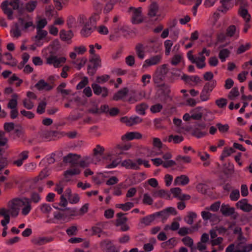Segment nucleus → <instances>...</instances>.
<instances>
[{"label": "nucleus", "mask_w": 252, "mask_h": 252, "mask_svg": "<svg viewBox=\"0 0 252 252\" xmlns=\"http://www.w3.org/2000/svg\"><path fill=\"white\" fill-rule=\"evenodd\" d=\"M33 26V22L32 21L25 22L23 18H19L18 22L14 23L11 27L10 34L13 37L18 38L21 36L22 30H27L29 28Z\"/></svg>", "instance_id": "nucleus-1"}, {"label": "nucleus", "mask_w": 252, "mask_h": 252, "mask_svg": "<svg viewBox=\"0 0 252 252\" xmlns=\"http://www.w3.org/2000/svg\"><path fill=\"white\" fill-rule=\"evenodd\" d=\"M20 0H6L3 1L0 5V7L3 10L4 13L7 16L9 20L13 19V10H18L20 11L19 7L20 5Z\"/></svg>", "instance_id": "nucleus-2"}, {"label": "nucleus", "mask_w": 252, "mask_h": 252, "mask_svg": "<svg viewBox=\"0 0 252 252\" xmlns=\"http://www.w3.org/2000/svg\"><path fill=\"white\" fill-rule=\"evenodd\" d=\"M19 208H21V214L24 216H27L32 209V203L29 198H18Z\"/></svg>", "instance_id": "nucleus-3"}, {"label": "nucleus", "mask_w": 252, "mask_h": 252, "mask_svg": "<svg viewBox=\"0 0 252 252\" xmlns=\"http://www.w3.org/2000/svg\"><path fill=\"white\" fill-rule=\"evenodd\" d=\"M167 72V65L165 64H162L161 66L158 67L156 71L155 74L154 76V80L156 83H159L165 78V76Z\"/></svg>", "instance_id": "nucleus-4"}, {"label": "nucleus", "mask_w": 252, "mask_h": 252, "mask_svg": "<svg viewBox=\"0 0 252 252\" xmlns=\"http://www.w3.org/2000/svg\"><path fill=\"white\" fill-rule=\"evenodd\" d=\"M65 61L66 58L65 57H58L55 55H51L46 59L47 64L53 65L56 68L61 66Z\"/></svg>", "instance_id": "nucleus-5"}, {"label": "nucleus", "mask_w": 252, "mask_h": 252, "mask_svg": "<svg viewBox=\"0 0 252 252\" xmlns=\"http://www.w3.org/2000/svg\"><path fill=\"white\" fill-rule=\"evenodd\" d=\"M8 207L7 209L10 216L13 218L17 217L19 212V204L18 203V198H15L9 201Z\"/></svg>", "instance_id": "nucleus-6"}, {"label": "nucleus", "mask_w": 252, "mask_h": 252, "mask_svg": "<svg viewBox=\"0 0 252 252\" xmlns=\"http://www.w3.org/2000/svg\"><path fill=\"white\" fill-rule=\"evenodd\" d=\"M145 95L146 93L144 91H131L129 94L127 101L130 103H134L142 100L145 97Z\"/></svg>", "instance_id": "nucleus-7"}, {"label": "nucleus", "mask_w": 252, "mask_h": 252, "mask_svg": "<svg viewBox=\"0 0 252 252\" xmlns=\"http://www.w3.org/2000/svg\"><path fill=\"white\" fill-rule=\"evenodd\" d=\"M100 246L104 252H120V250L113 244L110 240L106 239L101 241Z\"/></svg>", "instance_id": "nucleus-8"}, {"label": "nucleus", "mask_w": 252, "mask_h": 252, "mask_svg": "<svg viewBox=\"0 0 252 252\" xmlns=\"http://www.w3.org/2000/svg\"><path fill=\"white\" fill-rule=\"evenodd\" d=\"M130 10L132 12V22L133 24H137L143 21V17L142 16L141 7L134 8L130 7Z\"/></svg>", "instance_id": "nucleus-9"}, {"label": "nucleus", "mask_w": 252, "mask_h": 252, "mask_svg": "<svg viewBox=\"0 0 252 252\" xmlns=\"http://www.w3.org/2000/svg\"><path fill=\"white\" fill-rule=\"evenodd\" d=\"M147 52L157 53L160 46V43L156 39H150L145 45Z\"/></svg>", "instance_id": "nucleus-10"}, {"label": "nucleus", "mask_w": 252, "mask_h": 252, "mask_svg": "<svg viewBox=\"0 0 252 252\" xmlns=\"http://www.w3.org/2000/svg\"><path fill=\"white\" fill-rule=\"evenodd\" d=\"M161 59L162 56L161 55L153 56L144 61L142 67L146 68L149 66L157 65L161 62Z\"/></svg>", "instance_id": "nucleus-11"}, {"label": "nucleus", "mask_w": 252, "mask_h": 252, "mask_svg": "<svg viewBox=\"0 0 252 252\" xmlns=\"http://www.w3.org/2000/svg\"><path fill=\"white\" fill-rule=\"evenodd\" d=\"M92 88L94 94L97 95H101L102 97H105L108 94V90L106 87H101L97 84L93 83L92 84Z\"/></svg>", "instance_id": "nucleus-12"}, {"label": "nucleus", "mask_w": 252, "mask_h": 252, "mask_svg": "<svg viewBox=\"0 0 252 252\" xmlns=\"http://www.w3.org/2000/svg\"><path fill=\"white\" fill-rule=\"evenodd\" d=\"M80 158L79 155L70 153L63 157V161L64 163H69L72 165L78 164V159Z\"/></svg>", "instance_id": "nucleus-13"}, {"label": "nucleus", "mask_w": 252, "mask_h": 252, "mask_svg": "<svg viewBox=\"0 0 252 252\" xmlns=\"http://www.w3.org/2000/svg\"><path fill=\"white\" fill-rule=\"evenodd\" d=\"M53 238L51 237H37L32 240V242L35 245L42 246L52 242Z\"/></svg>", "instance_id": "nucleus-14"}, {"label": "nucleus", "mask_w": 252, "mask_h": 252, "mask_svg": "<svg viewBox=\"0 0 252 252\" xmlns=\"http://www.w3.org/2000/svg\"><path fill=\"white\" fill-rule=\"evenodd\" d=\"M236 206L245 212H249L252 210V205L248 203L247 199H243L238 201Z\"/></svg>", "instance_id": "nucleus-15"}, {"label": "nucleus", "mask_w": 252, "mask_h": 252, "mask_svg": "<svg viewBox=\"0 0 252 252\" xmlns=\"http://www.w3.org/2000/svg\"><path fill=\"white\" fill-rule=\"evenodd\" d=\"M54 208L60 211H64L67 219H69V217H70L80 215L79 211L76 208H68L64 209L56 207H54Z\"/></svg>", "instance_id": "nucleus-16"}, {"label": "nucleus", "mask_w": 252, "mask_h": 252, "mask_svg": "<svg viewBox=\"0 0 252 252\" xmlns=\"http://www.w3.org/2000/svg\"><path fill=\"white\" fill-rule=\"evenodd\" d=\"M226 35L227 37H233L235 39H238L239 37V30L235 25H230L226 29Z\"/></svg>", "instance_id": "nucleus-17"}, {"label": "nucleus", "mask_w": 252, "mask_h": 252, "mask_svg": "<svg viewBox=\"0 0 252 252\" xmlns=\"http://www.w3.org/2000/svg\"><path fill=\"white\" fill-rule=\"evenodd\" d=\"M142 138V134L138 132H127L122 136L123 140H131L133 139H139Z\"/></svg>", "instance_id": "nucleus-18"}, {"label": "nucleus", "mask_w": 252, "mask_h": 252, "mask_svg": "<svg viewBox=\"0 0 252 252\" xmlns=\"http://www.w3.org/2000/svg\"><path fill=\"white\" fill-rule=\"evenodd\" d=\"M189 182V179L187 175H182L176 177L174 180V184L175 186H185L188 184Z\"/></svg>", "instance_id": "nucleus-19"}, {"label": "nucleus", "mask_w": 252, "mask_h": 252, "mask_svg": "<svg viewBox=\"0 0 252 252\" xmlns=\"http://www.w3.org/2000/svg\"><path fill=\"white\" fill-rule=\"evenodd\" d=\"M35 87L39 91H50L52 90V87L43 79L40 80L35 85Z\"/></svg>", "instance_id": "nucleus-20"}, {"label": "nucleus", "mask_w": 252, "mask_h": 252, "mask_svg": "<svg viewBox=\"0 0 252 252\" xmlns=\"http://www.w3.org/2000/svg\"><path fill=\"white\" fill-rule=\"evenodd\" d=\"M94 27V26L87 22L81 31V35L85 37L89 36L93 32Z\"/></svg>", "instance_id": "nucleus-21"}, {"label": "nucleus", "mask_w": 252, "mask_h": 252, "mask_svg": "<svg viewBox=\"0 0 252 252\" xmlns=\"http://www.w3.org/2000/svg\"><path fill=\"white\" fill-rule=\"evenodd\" d=\"M220 212L225 216L232 215L235 212V209L233 207H230L227 204H222L220 207Z\"/></svg>", "instance_id": "nucleus-22"}, {"label": "nucleus", "mask_w": 252, "mask_h": 252, "mask_svg": "<svg viewBox=\"0 0 252 252\" xmlns=\"http://www.w3.org/2000/svg\"><path fill=\"white\" fill-rule=\"evenodd\" d=\"M184 140V137L182 135H170L168 137L166 138L164 141H167L169 143H173L177 144H179Z\"/></svg>", "instance_id": "nucleus-23"}, {"label": "nucleus", "mask_w": 252, "mask_h": 252, "mask_svg": "<svg viewBox=\"0 0 252 252\" xmlns=\"http://www.w3.org/2000/svg\"><path fill=\"white\" fill-rule=\"evenodd\" d=\"M60 36L62 40L67 42L73 37V33L71 31H66L62 30L60 32Z\"/></svg>", "instance_id": "nucleus-24"}, {"label": "nucleus", "mask_w": 252, "mask_h": 252, "mask_svg": "<svg viewBox=\"0 0 252 252\" xmlns=\"http://www.w3.org/2000/svg\"><path fill=\"white\" fill-rule=\"evenodd\" d=\"M158 5L155 2H152L149 7V10L148 15L150 18H153L157 15V14L158 11Z\"/></svg>", "instance_id": "nucleus-25"}, {"label": "nucleus", "mask_w": 252, "mask_h": 252, "mask_svg": "<svg viewBox=\"0 0 252 252\" xmlns=\"http://www.w3.org/2000/svg\"><path fill=\"white\" fill-rule=\"evenodd\" d=\"M128 90L127 88H124L119 90L117 93L114 94L113 96V100L118 101L123 99L127 94Z\"/></svg>", "instance_id": "nucleus-26"}, {"label": "nucleus", "mask_w": 252, "mask_h": 252, "mask_svg": "<svg viewBox=\"0 0 252 252\" xmlns=\"http://www.w3.org/2000/svg\"><path fill=\"white\" fill-rule=\"evenodd\" d=\"M37 5V1L34 0H31L25 3L24 10L29 13L32 12Z\"/></svg>", "instance_id": "nucleus-27"}, {"label": "nucleus", "mask_w": 252, "mask_h": 252, "mask_svg": "<svg viewBox=\"0 0 252 252\" xmlns=\"http://www.w3.org/2000/svg\"><path fill=\"white\" fill-rule=\"evenodd\" d=\"M145 46L141 43H138L135 46V51L137 57L140 59H143L145 57Z\"/></svg>", "instance_id": "nucleus-28"}, {"label": "nucleus", "mask_w": 252, "mask_h": 252, "mask_svg": "<svg viewBox=\"0 0 252 252\" xmlns=\"http://www.w3.org/2000/svg\"><path fill=\"white\" fill-rule=\"evenodd\" d=\"M182 79L188 83L193 82L195 84H197L201 81L199 77L197 75L188 76L187 75L184 74L182 76Z\"/></svg>", "instance_id": "nucleus-29"}, {"label": "nucleus", "mask_w": 252, "mask_h": 252, "mask_svg": "<svg viewBox=\"0 0 252 252\" xmlns=\"http://www.w3.org/2000/svg\"><path fill=\"white\" fill-rule=\"evenodd\" d=\"M104 151V148L99 145H96V147L94 149V156L96 158L97 161L100 160V158L103 156Z\"/></svg>", "instance_id": "nucleus-30"}, {"label": "nucleus", "mask_w": 252, "mask_h": 252, "mask_svg": "<svg viewBox=\"0 0 252 252\" xmlns=\"http://www.w3.org/2000/svg\"><path fill=\"white\" fill-rule=\"evenodd\" d=\"M153 196L154 197H160L169 199L170 197L169 193L163 189L155 190L153 192Z\"/></svg>", "instance_id": "nucleus-31"}, {"label": "nucleus", "mask_w": 252, "mask_h": 252, "mask_svg": "<svg viewBox=\"0 0 252 252\" xmlns=\"http://www.w3.org/2000/svg\"><path fill=\"white\" fill-rule=\"evenodd\" d=\"M239 13L240 15L246 21V22H248L250 21L251 16L248 13V10L245 8V7H240Z\"/></svg>", "instance_id": "nucleus-32"}, {"label": "nucleus", "mask_w": 252, "mask_h": 252, "mask_svg": "<svg viewBox=\"0 0 252 252\" xmlns=\"http://www.w3.org/2000/svg\"><path fill=\"white\" fill-rule=\"evenodd\" d=\"M54 218L55 219L58 220H61L63 222H66L69 221V219H67L64 211H62V212H54Z\"/></svg>", "instance_id": "nucleus-33"}, {"label": "nucleus", "mask_w": 252, "mask_h": 252, "mask_svg": "<svg viewBox=\"0 0 252 252\" xmlns=\"http://www.w3.org/2000/svg\"><path fill=\"white\" fill-rule=\"evenodd\" d=\"M230 54V52L228 49H223L220 50L219 58L221 62H224L226 59L229 57Z\"/></svg>", "instance_id": "nucleus-34"}, {"label": "nucleus", "mask_w": 252, "mask_h": 252, "mask_svg": "<svg viewBox=\"0 0 252 252\" xmlns=\"http://www.w3.org/2000/svg\"><path fill=\"white\" fill-rule=\"evenodd\" d=\"M201 108L197 107L190 112L191 119L195 120L201 119L203 114L200 111Z\"/></svg>", "instance_id": "nucleus-35"}, {"label": "nucleus", "mask_w": 252, "mask_h": 252, "mask_svg": "<svg viewBox=\"0 0 252 252\" xmlns=\"http://www.w3.org/2000/svg\"><path fill=\"white\" fill-rule=\"evenodd\" d=\"M206 60V58L205 56H200L198 57H196L195 60V62H193V63H195L196 66L199 68L202 69L206 65V63H205V61Z\"/></svg>", "instance_id": "nucleus-36"}, {"label": "nucleus", "mask_w": 252, "mask_h": 252, "mask_svg": "<svg viewBox=\"0 0 252 252\" xmlns=\"http://www.w3.org/2000/svg\"><path fill=\"white\" fill-rule=\"evenodd\" d=\"M252 44L251 43H246L245 44H241L237 48L236 51V54L238 55L241 54L245 52L246 51L250 50Z\"/></svg>", "instance_id": "nucleus-37"}, {"label": "nucleus", "mask_w": 252, "mask_h": 252, "mask_svg": "<svg viewBox=\"0 0 252 252\" xmlns=\"http://www.w3.org/2000/svg\"><path fill=\"white\" fill-rule=\"evenodd\" d=\"M17 94H14L12 95V98L9 101L7 104V108L12 109H16L17 106Z\"/></svg>", "instance_id": "nucleus-38"}, {"label": "nucleus", "mask_w": 252, "mask_h": 252, "mask_svg": "<svg viewBox=\"0 0 252 252\" xmlns=\"http://www.w3.org/2000/svg\"><path fill=\"white\" fill-rule=\"evenodd\" d=\"M31 200V203L33 202L34 203H38L41 200V197L39 193L36 191H32L30 194V198H29Z\"/></svg>", "instance_id": "nucleus-39"}, {"label": "nucleus", "mask_w": 252, "mask_h": 252, "mask_svg": "<svg viewBox=\"0 0 252 252\" xmlns=\"http://www.w3.org/2000/svg\"><path fill=\"white\" fill-rule=\"evenodd\" d=\"M115 206L118 208L121 209L124 211H127L134 206V204L132 202H127L125 204H117Z\"/></svg>", "instance_id": "nucleus-40"}, {"label": "nucleus", "mask_w": 252, "mask_h": 252, "mask_svg": "<svg viewBox=\"0 0 252 252\" xmlns=\"http://www.w3.org/2000/svg\"><path fill=\"white\" fill-rule=\"evenodd\" d=\"M159 91L161 94L164 96V99H166L169 97V94L170 93L169 86L164 84L161 86Z\"/></svg>", "instance_id": "nucleus-41"}, {"label": "nucleus", "mask_w": 252, "mask_h": 252, "mask_svg": "<svg viewBox=\"0 0 252 252\" xmlns=\"http://www.w3.org/2000/svg\"><path fill=\"white\" fill-rule=\"evenodd\" d=\"M207 133L205 131H201L198 127L193 128L191 132L192 136L197 138H200L206 135Z\"/></svg>", "instance_id": "nucleus-42"}, {"label": "nucleus", "mask_w": 252, "mask_h": 252, "mask_svg": "<svg viewBox=\"0 0 252 252\" xmlns=\"http://www.w3.org/2000/svg\"><path fill=\"white\" fill-rule=\"evenodd\" d=\"M156 218V217L154 213L153 214L144 217L141 220V222L146 225H149L151 222L155 220Z\"/></svg>", "instance_id": "nucleus-43"}, {"label": "nucleus", "mask_w": 252, "mask_h": 252, "mask_svg": "<svg viewBox=\"0 0 252 252\" xmlns=\"http://www.w3.org/2000/svg\"><path fill=\"white\" fill-rule=\"evenodd\" d=\"M39 208L41 212L44 214H49L52 210L51 205L47 203L41 204L39 206Z\"/></svg>", "instance_id": "nucleus-44"}, {"label": "nucleus", "mask_w": 252, "mask_h": 252, "mask_svg": "<svg viewBox=\"0 0 252 252\" xmlns=\"http://www.w3.org/2000/svg\"><path fill=\"white\" fill-rule=\"evenodd\" d=\"M148 108V105L145 103H142L136 106V111L138 114L141 115L145 114V110Z\"/></svg>", "instance_id": "nucleus-45"}, {"label": "nucleus", "mask_w": 252, "mask_h": 252, "mask_svg": "<svg viewBox=\"0 0 252 252\" xmlns=\"http://www.w3.org/2000/svg\"><path fill=\"white\" fill-rule=\"evenodd\" d=\"M81 173V170L78 167H74L67 170L64 173V176L67 178L69 176L78 175Z\"/></svg>", "instance_id": "nucleus-46"}, {"label": "nucleus", "mask_w": 252, "mask_h": 252, "mask_svg": "<svg viewBox=\"0 0 252 252\" xmlns=\"http://www.w3.org/2000/svg\"><path fill=\"white\" fill-rule=\"evenodd\" d=\"M91 64L96 69L101 66V60L99 56H96L90 60Z\"/></svg>", "instance_id": "nucleus-47"}, {"label": "nucleus", "mask_w": 252, "mask_h": 252, "mask_svg": "<svg viewBox=\"0 0 252 252\" xmlns=\"http://www.w3.org/2000/svg\"><path fill=\"white\" fill-rule=\"evenodd\" d=\"M182 241L185 246L190 248L191 251L193 250V240L191 237L186 236L182 239Z\"/></svg>", "instance_id": "nucleus-48"}, {"label": "nucleus", "mask_w": 252, "mask_h": 252, "mask_svg": "<svg viewBox=\"0 0 252 252\" xmlns=\"http://www.w3.org/2000/svg\"><path fill=\"white\" fill-rule=\"evenodd\" d=\"M201 216L204 220H208L212 219H214L217 217L215 214L211 213L208 210L207 211H202L201 212Z\"/></svg>", "instance_id": "nucleus-49"}, {"label": "nucleus", "mask_w": 252, "mask_h": 252, "mask_svg": "<svg viewBox=\"0 0 252 252\" xmlns=\"http://www.w3.org/2000/svg\"><path fill=\"white\" fill-rule=\"evenodd\" d=\"M124 214L122 213H118L117 214V217L118 218L116 220L117 225L118 226L123 224L127 221V218L124 217Z\"/></svg>", "instance_id": "nucleus-50"}, {"label": "nucleus", "mask_w": 252, "mask_h": 252, "mask_svg": "<svg viewBox=\"0 0 252 252\" xmlns=\"http://www.w3.org/2000/svg\"><path fill=\"white\" fill-rule=\"evenodd\" d=\"M92 160L90 157H86L82 160L78 162L80 167L84 168L89 166V165L92 162Z\"/></svg>", "instance_id": "nucleus-51"}, {"label": "nucleus", "mask_w": 252, "mask_h": 252, "mask_svg": "<svg viewBox=\"0 0 252 252\" xmlns=\"http://www.w3.org/2000/svg\"><path fill=\"white\" fill-rule=\"evenodd\" d=\"M117 1L115 0H110V1L106 3L104 8V13H108L110 11H111L113 7Z\"/></svg>", "instance_id": "nucleus-52"}, {"label": "nucleus", "mask_w": 252, "mask_h": 252, "mask_svg": "<svg viewBox=\"0 0 252 252\" xmlns=\"http://www.w3.org/2000/svg\"><path fill=\"white\" fill-rule=\"evenodd\" d=\"M197 215L195 212H190L185 219V220L188 224H192L193 223V220L195 219Z\"/></svg>", "instance_id": "nucleus-53"}, {"label": "nucleus", "mask_w": 252, "mask_h": 252, "mask_svg": "<svg viewBox=\"0 0 252 252\" xmlns=\"http://www.w3.org/2000/svg\"><path fill=\"white\" fill-rule=\"evenodd\" d=\"M239 95V92L238 87H234L230 91L228 94V98L231 100H235V99Z\"/></svg>", "instance_id": "nucleus-54"}, {"label": "nucleus", "mask_w": 252, "mask_h": 252, "mask_svg": "<svg viewBox=\"0 0 252 252\" xmlns=\"http://www.w3.org/2000/svg\"><path fill=\"white\" fill-rule=\"evenodd\" d=\"M216 86V81L215 80H212L206 83L204 86L203 88L211 93Z\"/></svg>", "instance_id": "nucleus-55"}, {"label": "nucleus", "mask_w": 252, "mask_h": 252, "mask_svg": "<svg viewBox=\"0 0 252 252\" xmlns=\"http://www.w3.org/2000/svg\"><path fill=\"white\" fill-rule=\"evenodd\" d=\"M176 160L179 163H190L191 162V158L189 156H182L181 155H178L176 158Z\"/></svg>", "instance_id": "nucleus-56"}, {"label": "nucleus", "mask_w": 252, "mask_h": 252, "mask_svg": "<svg viewBox=\"0 0 252 252\" xmlns=\"http://www.w3.org/2000/svg\"><path fill=\"white\" fill-rule=\"evenodd\" d=\"M210 94L211 93L209 92L203 88L200 95V98L201 101H206L209 100L210 98Z\"/></svg>", "instance_id": "nucleus-57"}, {"label": "nucleus", "mask_w": 252, "mask_h": 252, "mask_svg": "<svg viewBox=\"0 0 252 252\" xmlns=\"http://www.w3.org/2000/svg\"><path fill=\"white\" fill-rule=\"evenodd\" d=\"M142 121V119L138 116H133L130 117V121L128 124V126H132L140 123Z\"/></svg>", "instance_id": "nucleus-58"}, {"label": "nucleus", "mask_w": 252, "mask_h": 252, "mask_svg": "<svg viewBox=\"0 0 252 252\" xmlns=\"http://www.w3.org/2000/svg\"><path fill=\"white\" fill-rule=\"evenodd\" d=\"M37 35L35 36V39L37 40H40L42 39L47 35V32L43 30L36 29Z\"/></svg>", "instance_id": "nucleus-59"}, {"label": "nucleus", "mask_w": 252, "mask_h": 252, "mask_svg": "<svg viewBox=\"0 0 252 252\" xmlns=\"http://www.w3.org/2000/svg\"><path fill=\"white\" fill-rule=\"evenodd\" d=\"M110 78L109 75L104 74L101 76H97L96 78V81L99 84H103L108 81Z\"/></svg>", "instance_id": "nucleus-60"}, {"label": "nucleus", "mask_w": 252, "mask_h": 252, "mask_svg": "<svg viewBox=\"0 0 252 252\" xmlns=\"http://www.w3.org/2000/svg\"><path fill=\"white\" fill-rule=\"evenodd\" d=\"M173 45V42L170 40H166L164 42L165 54L166 56L170 54L171 47Z\"/></svg>", "instance_id": "nucleus-61"}, {"label": "nucleus", "mask_w": 252, "mask_h": 252, "mask_svg": "<svg viewBox=\"0 0 252 252\" xmlns=\"http://www.w3.org/2000/svg\"><path fill=\"white\" fill-rule=\"evenodd\" d=\"M215 103L219 108H223L226 106L227 101L225 98H220L219 99L216 100Z\"/></svg>", "instance_id": "nucleus-62"}, {"label": "nucleus", "mask_w": 252, "mask_h": 252, "mask_svg": "<svg viewBox=\"0 0 252 252\" xmlns=\"http://www.w3.org/2000/svg\"><path fill=\"white\" fill-rule=\"evenodd\" d=\"M99 19L100 16L99 13H95L90 17L89 20V21H88V22L94 26L95 25L96 22L98 21Z\"/></svg>", "instance_id": "nucleus-63"}, {"label": "nucleus", "mask_w": 252, "mask_h": 252, "mask_svg": "<svg viewBox=\"0 0 252 252\" xmlns=\"http://www.w3.org/2000/svg\"><path fill=\"white\" fill-rule=\"evenodd\" d=\"M229 197L232 201H236L240 197V191L239 189H234L230 194Z\"/></svg>", "instance_id": "nucleus-64"}]
</instances>
